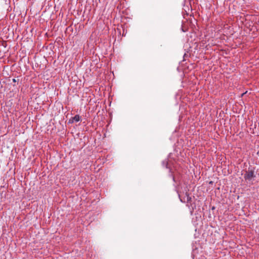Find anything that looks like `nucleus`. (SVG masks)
<instances>
[{"label":"nucleus","instance_id":"obj_1","mask_svg":"<svg viewBox=\"0 0 259 259\" xmlns=\"http://www.w3.org/2000/svg\"><path fill=\"white\" fill-rule=\"evenodd\" d=\"M255 177L253 170H248L246 172L244 177L245 180L252 182L254 180Z\"/></svg>","mask_w":259,"mask_h":259},{"label":"nucleus","instance_id":"obj_2","mask_svg":"<svg viewBox=\"0 0 259 259\" xmlns=\"http://www.w3.org/2000/svg\"><path fill=\"white\" fill-rule=\"evenodd\" d=\"M80 120V117L79 115H76L72 118V122H78Z\"/></svg>","mask_w":259,"mask_h":259},{"label":"nucleus","instance_id":"obj_3","mask_svg":"<svg viewBox=\"0 0 259 259\" xmlns=\"http://www.w3.org/2000/svg\"><path fill=\"white\" fill-rule=\"evenodd\" d=\"M13 82H16V79L15 78L13 79Z\"/></svg>","mask_w":259,"mask_h":259}]
</instances>
